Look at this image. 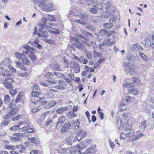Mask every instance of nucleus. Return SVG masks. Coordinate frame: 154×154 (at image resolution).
<instances>
[{
	"instance_id": "nucleus-19",
	"label": "nucleus",
	"mask_w": 154,
	"mask_h": 154,
	"mask_svg": "<svg viewBox=\"0 0 154 154\" xmlns=\"http://www.w3.org/2000/svg\"><path fill=\"white\" fill-rule=\"evenodd\" d=\"M51 67L52 69L54 70H58L59 71L62 70L59 65L57 63H55L54 64H51Z\"/></svg>"
},
{
	"instance_id": "nucleus-42",
	"label": "nucleus",
	"mask_w": 154,
	"mask_h": 154,
	"mask_svg": "<svg viewBox=\"0 0 154 154\" xmlns=\"http://www.w3.org/2000/svg\"><path fill=\"white\" fill-rule=\"evenodd\" d=\"M147 126V125L145 121H143L141 123L140 128L141 129L144 130Z\"/></svg>"
},
{
	"instance_id": "nucleus-3",
	"label": "nucleus",
	"mask_w": 154,
	"mask_h": 154,
	"mask_svg": "<svg viewBox=\"0 0 154 154\" xmlns=\"http://www.w3.org/2000/svg\"><path fill=\"white\" fill-rule=\"evenodd\" d=\"M123 85L128 88V90L130 93L134 95L138 94V92L135 89V87L133 85L127 83L126 82L124 83Z\"/></svg>"
},
{
	"instance_id": "nucleus-46",
	"label": "nucleus",
	"mask_w": 154,
	"mask_h": 154,
	"mask_svg": "<svg viewBox=\"0 0 154 154\" xmlns=\"http://www.w3.org/2000/svg\"><path fill=\"white\" fill-rule=\"evenodd\" d=\"M45 0H42L39 3L38 6L39 7H42V8L45 5Z\"/></svg>"
},
{
	"instance_id": "nucleus-8",
	"label": "nucleus",
	"mask_w": 154,
	"mask_h": 154,
	"mask_svg": "<svg viewBox=\"0 0 154 154\" xmlns=\"http://www.w3.org/2000/svg\"><path fill=\"white\" fill-rule=\"evenodd\" d=\"M45 28L39 27V32L37 33V35L40 37L45 38L47 37V32L44 30Z\"/></svg>"
},
{
	"instance_id": "nucleus-61",
	"label": "nucleus",
	"mask_w": 154,
	"mask_h": 154,
	"mask_svg": "<svg viewBox=\"0 0 154 154\" xmlns=\"http://www.w3.org/2000/svg\"><path fill=\"white\" fill-rule=\"evenodd\" d=\"M18 75L21 77H26L28 75V74L27 72H25L24 73H20L18 74Z\"/></svg>"
},
{
	"instance_id": "nucleus-45",
	"label": "nucleus",
	"mask_w": 154,
	"mask_h": 154,
	"mask_svg": "<svg viewBox=\"0 0 154 154\" xmlns=\"http://www.w3.org/2000/svg\"><path fill=\"white\" fill-rule=\"evenodd\" d=\"M45 76L47 78L51 79L54 76L53 74L51 72H48L45 75Z\"/></svg>"
},
{
	"instance_id": "nucleus-49",
	"label": "nucleus",
	"mask_w": 154,
	"mask_h": 154,
	"mask_svg": "<svg viewBox=\"0 0 154 154\" xmlns=\"http://www.w3.org/2000/svg\"><path fill=\"white\" fill-rule=\"evenodd\" d=\"M129 60L131 62H133L135 59V57L134 55H131L129 56Z\"/></svg>"
},
{
	"instance_id": "nucleus-15",
	"label": "nucleus",
	"mask_w": 154,
	"mask_h": 154,
	"mask_svg": "<svg viewBox=\"0 0 154 154\" xmlns=\"http://www.w3.org/2000/svg\"><path fill=\"white\" fill-rule=\"evenodd\" d=\"M6 148L8 149H11L12 150H15L17 151L18 150V148H21L22 149H24V148L22 146H17L16 145L15 146H12L11 145H7L6 146Z\"/></svg>"
},
{
	"instance_id": "nucleus-35",
	"label": "nucleus",
	"mask_w": 154,
	"mask_h": 154,
	"mask_svg": "<svg viewBox=\"0 0 154 154\" xmlns=\"http://www.w3.org/2000/svg\"><path fill=\"white\" fill-rule=\"evenodd\" d=\"M13 109H12L11 112L8 113L11 117L13 116L16 115V113L17 112V109L16 108H14Z\"/></svg>"
},
{
	"instance_id": "nucleus-1",
	"label": "nucleus",
	"mask_w": 154,
	"mask_h": 154,
	"mask_svg": "<svg viewBox=\"0 0 154 154\" xmlns=\"http://www.w3.org/2000/svg\"><path fill=\"white\" fill-rule=\"evenodd\" d=\"M125 65V69L127 75L129 74L131 76H134L137 73V72L135 70V68L133 64L126 63Z\"/></svg>"
},
{
	"instance_id": "nucleus-34",
	"label": "nucleus",
	"mask_w": 154,
	"mask_h": 154,
	"mask_svg": "<svg viewBox=\"0 0 154 154\" xmlns=\"http://www.w3.org/2000/svg\"><path fill=\"white\" fill-rule=\"evenodd\" d=\"M28 56L33 62H34L36 60V57L32 52L29 55H28Z\"/></svg>"
},
{
	"instance_id": "nucleus-53",
	"label": "nucleus",
	"mask_w": 154,
	"mask_h": 154,
	"mask_svg": "<svg viewBox=\"0 0 154 154\" xmlns=\"http://www.w3.org/2000/svg\"><path fill=\"white\" fill-rule=\"evenodd\" d=\"M47 18L49 21H54V17L53 16L48 15Z\"/></svg>"
},
{
	"instance_id": "nucleus-10",
	"label": "nucleus",
	"mask_w": 154,
	"mask_h": 154,
	"mask_svg": "<svg viewBox=\"0 0 154 154\" xmlns=\"http://www.w3.org/2000/svg\"><path fill=\"white\" fill-rule=\"evenodd\" d=\"M57 91L56 90H54L52 89H50L49 91L45 94V95L47 98L50 99L53 98L54 94L53 92H55Z\"/></svg>"
},
{
	"instance_id": "nucleus-47",
	"label": "nucleus",
	"mask_w": 154,
	"mask_h": 154,
	"mask_svg": "<svg viewBox=\"0 0 154 154\" xmlns=\"http://www.w3.org/2000/svg\"><path fill=\"white\" fill-rule=\"evenodd\" d=\"M100 33L101 34V35H103L107 33V30L102 29L100 30Z\"/></svg>"
},
{
	"instance_id": "nucleus-12",
	"label": "nucleus",
	"mask_w": 154,
	"mask_h": 154,
	"mask_svg": "<svg viewBox=\"0 0 154 154\" xmlns=\"http://www.w3.org/2000/svg\"><path fill=\"white\" fill-rule=\"evenodd\" d=\"M47 20L44 18H42V23H40L38 26L39 27H41L43 28H45L47 27H50L49 25H47Z\"/></svg>"
},
{
	"instance_id": "nucleus-25",
	"label": "nucleus",
	"mask_w": 154,
	"mask_h": 154,
	"mask_svg": "<svg viewBox=\"0 0 154 154\" xmlns=\"http://www.w3.org/2000/svg\"><path fill=\"white\" fill-rule=\"evenodd\" d=\"M106 44L104 42H103L102 43L99 44V48L102 51H104L106 49Z\"/></svg>"
},
{
	"instance_id": "nucleus-62",
	"label": "nucleus",
	"mask_w": 154,
	"mask_h": 154,
	"mask_svg": "<svg viewBox=\"0 0 154 154\" xmlns=\"http://www.w3.org/2000/svg\"><path fill=\"white\" fill-rule=\"evenodd\" d=\"M8 68L12 72H15L16 71V69L11 65L9 66Z\"/></svg>"
},
{
	"instance_id": "nucleus-27",
	"label": "nucleus",
	"mask_w": 154,
	"mask_h": 154,
	"mask_svg": "<svg viewBox=\"0 0 154 154\" xmlns=\"http://www.w3.org/2000/svg\"><path fill=\"white\" fill-rule=\"evenodd\" d=\"M31 100L33 103H35L40 101L41 99L40 97H38V96H32Z\"/></svg>"
},
{
	"instance_id": "nucleus-37",
	"label": "nucleus",
	"mask_w": 154,
	"mask_h": 154,
	"mask_svg": "<svg viewBox=\"0 0 154 154\" xmlns=\"http://www.w3.org/2000/svg\"><path fill=\"white\" fill-rule=\"evenodd\" d=\"M133 45L134 46H133V47L134 48H136L137 49L140 50L141 51H143V48L137 43L134 44Z\"/></svg>"
},
{
	"instance_id": "nucleus-38",
	"label": "nucleus",
	"mask_w": 154,
	"mask_h": 154,
	"mask_svg": "<svg viewBox=\"0 0 154 154\" xmlns=\"http://www.w3.org/2000/svg\"><path fill=\"white\" fill-rule=\"evenodd\" d=\"M111 0H107L106 2L104 4H103V5H104L106 7V9L109 8L111 7Z\"/></svg>"
},
{
	"instance_id": "nucleus-4",
	"label": "nucleus",
	"mask_w": 154,
	"mask_h": 154,
	"mask_svg": "<svg viewBox=\"0 0 154 154\" xmlns=\"http://www.w3.org/2000/svg\"><path fill=\"white\" fill-rule=\"evenodd\" d=\"M70 66L73 69L76 73H78L80 72V68L79 64L76 62L73 61L70 64Z\"/></svg>"
},
{
	"instance_id": "nucleus-11",
	"label": "nucleus",
	"mask_w": 154,
	"mask_h": 154,
	"mask_svg": "<svg viewBox=\"0 0 154 154\" xmlns=\"http://www.w3.org/2000/svg\"><path fill=\"white\" fill-rule=\"evenodd\" d=\"M74 45L78 49L83 52H85L87 50L86 47L82 43L74 44Z\"/></svg>"
},
{
	"instance_id": "nucleus-44",
	"label": "nucleus",
	"mask_w": 154,
	"mask_h": 154,
	"mask_svg": "<svg viewBox=\"0 0 154 154\" xmlns=\"http://www.w3.org/2000/svg\"><path fill=\"white\" fill-rule=\"evenodd\" d=\"M20 125H21V124H20V125H19L14 126L11 128V129L13 130H18L21 128L20 127Z\"/></svg>"
},
{
	"instance_id": "nucleus-36",
	"label": "nucleus",
	"mask_w": 154,
	"mask_h": 154,
	"mask_svg": "<svg viewBox=\"0 0 154 154\" xmlns=\"http://www.w3.org/2000/svg\"><path fill=\"white\" fill-rule=\"evenodd\" d=\"M67 115L68 116V118L70 119L75 117L76 116V115L74 113L73 111H70L68 112L67 114Z\"/></svg>"
},
{
	"instance_id": "nucleus-22",
	"label": "nucleus",
	"mask_w": 154,
	"mask_h": 154,
	"mask_svg": "<svg viewBox=\"0 0 154 154\" xmlns=\"http://www.w3.org/2000/svg\"><path fill=\"white\" fill-rule=\"evenodd\" d=\"M22 129H23V131L25 130V129H26V133H33L34 132V129L33 128H29L28 126H25L23 127L22 128Z\"/></svg>"
},
{
	"instance_id": "nucleus-2",
	"label": "nucleus",
	"mask_w": 154,
	"mask_h": 154,
	"mask_svg": "<svg viewBox=\"0 0 154 154\" xmlns=\"http://www.w3.org/2000/svg\"><path fill=\"white\" fill-rule=\"evenodd\" d=\"M77 15L81 19L79 20H75V21L77 23L84 25L87 24V22L89 19V16L88 15L82 13H80Z\"/></svg>"
},
{
	"instance_id": "nucleus-17",
	"label": "nucleus",
	"mask_w": 154,
	"mask_h": 154,
	"mask_svg": "<svg viewBox=\"0 0 154 154\" xmlns=\"http://www.w3.org/2000/svg\"><path fill=\"white\" fill-rule=\"evenodd\" d=\"M21 60L23 64L27 65H29L30 64V62L29 60L25 55H24L23 56Z\"/></svg>"
},
{
	"instance_id": "nucleus-32",
	"label": "nucleus",
	"mask_w": 154,
	"mask_h": 154,
	"mask_svg": "<svg viewBox=\"0 0 154 154\" xmlns=\"http://www.w3.org/2000/svg\"><path fill=\"white\" fill-rule=\"evenodd\" d=\"M103 28L106 29H110L112 28V23H103Z\"/></svg>"
},
{
	"instance_id": "nucleus-16",
	"label": "nucleus",
	"mask_w": 154,
	"mask_h": 154,
	"mask_svg": "<svg viewBox=\"0 0 154 154\" xmlns=\"http://www.w3.org/2000/svg\"><path fill=\"white\" fill-rule=\"evenodd\" d=\"M131 122L130 121H127L125 125V131H127L131 130Z\"/></svg>"
},
{
	"instance_id": "nucleus-29",
	"label": "nucleus",
	"mask_w": 154,
	"mask_h": 154,
	"mask_svg": "<svg viewBox=\"0 0 154 154\" xmlns=\"http://www.w3.org/2000/svg\"><path fill=\"white\" fill-rule=\"evenodd\" d=\"M42 104L44 105V107L46 109H49L52 107L49 103H48L47 101H44L42 102Z\"/></svg>"
},
{
	"instance_id": "nucleus-23",
	"label": "nucleus",
	"mask_w": 154,
	"mask_h": 154,
	"mask_svg": "<svg viewBox=\"0 0 154 154\" xmlns=\"http://www.w3.org/2000/svg\"><path fill=\"white\" fill-rule=\"evenodd\" d=\"M57 151L58 153L61 154H66L67 152L69 151L67 148H64L61 147L58 149Z\"/></svg>"
},
{
	"instance_id": "nucleus-41",
	"label": "nucleus",
	"mask_w": 154,
	"mask_h": 154,
	"mask_svg": "<svg viewBox=\"0 0 154 154\" xmlns=\"http://www.w3.org/2000/svg\"><path fill=\"white\" fill-rule=\"evenodd\" d=\"M85 54L86 57L90 60H91L92 58V54L89 52H85Z\"/></svg>"
},
{
	"instance_id": "nucleus-24",
	"label": "nucleus",
	"mask_w": 154,
	"mask_h": 154,
	"mask_svg": "<svg viewBox=\"0 0 154 154\" xmlns=\"http://www.w3.org/2000/svg\"><path fill=\"white\" fill-rule=\"evenodd\" d=\"M113 15V14L111 13H109L107 9H106V12H103L102 13V16H103L105 18H108Z\"/></svg>"
},
{
	"instance_id": "nucleus-43",
	"label": "nucleus",
	"mask_w": 154,
	"mask_h": 154,
	"mask_svg": "<svg viewBox=\"0 0 154 154\" xmlns=\"http://www.w3.org/2000/svg\"><path fill=\"white\" fill-rule=\"evenodd\" d=\"M97 9L96 8L94 7L91 8L90 9V11L93 14H96L97 13Z\"/></svg>"
},
{
	"instance_id": "nucleus-57",
	"label": "nucleus",
	"mask_w": 154,
	"mask_h": 154,
	"mask_svg": "<svg viewBox=\"0 0 154 154\" xmlns=\"http://www.w3.org/2000/svg\"><path fill=\"white\" fill-rule=\"evenodd\" d=\"M40 110V108L39 107H34L31 110V112L35 113Z\"/></svg>"
},
{
	"instance_id": "nucleus-30",
	"label": "nucleus",
	"mask_w": 154,
	"mask_h": 154,
	"mask_svg": "<svg viewBox=\"0 0 154 154\" xmlns=\"http://www.w3.org/2000/svg\"><path fill=\"white\" fill-rule=\"evenodd\" d=\"M119 107L120 110L121 111L126 110L127 109V107L126 105L123 103H121L120 104Z\"/></svg>"
},
{
	"instance_id": "nucleus-59",
	"label": "nucleus",
	"mask_w": 154,
	"mask_h": 154,
	"mask_svg": "<svg viewBox=\"0 0 154 154\" xmlns=\"http://www.w3.org/2000/svg\"><path fill=\"white\" fill-rule=\"evenodd\" d=\"M15 63L16 64V66L19 68L21 66H22V63L20 61H16Z\"/></svg>"
},
{
	"instance_id": "nucleus-56",
	"label": "nucleus",
	"mask_w": 154,
	"mask_h": 154,
	"mask_svg": "<svg viewBox=\"0 0 154 154\" xmlns=\"http://www.w3.org/2000/svg\"><path fill=\"white\" fill-rule=\"evenodd\" d=\"M139 55L144 60H146V57L144 54L142 53H139Z\"/></svg>"
},
{
	"instance_id": "nucleus-60",
	"label": "nucleus",
	"mask_w": 154,
	"mask_h": 154,
	"mask_svg": "<svg viewBox=\"0 0 154 154\" xmlns=\"http://www.w3.org/2000/svg\"><path fill=\"white\" fill-rule=\"evenodd\" d=\"M64 79L66 80L70 85H71L72 84V81L67 78H65Z\"/></svg>"
},
{
	"instance_id": "nucleus-52",
	"label": "nucleus",
	"mask_w": 154,
	"mask_h": 154,
	"mask_svg": "<svg viewBox=\"0 0 154 154\" xmlns=\"http://www.w3.org/2000/svg\"><path fill=\"white\" fill-rule=\"evenodd\" d=\"M21 117V115H18L16 116L15 117H13L12 118V120L13 121H15L19 119Z\"/></svg>"
},
{
	"instance_id": "nucleus-21",
	"label": "nucleus",
	"mask_w": 154,
	"mask_h": 154,
	"mask_svg": "<svg viewBox=\"0 0 154 154\" xmlns=\"http://www.w3.org/2000/svg\"><path fill=\"white\" fill-rule=\"evenodd\" d=\"M3 84L5 86V87L9 90L12 89L13 87V85L11 84L8 82H3Z\"/></svg>"
},
{
	"instance_id": "nucleus-54",
	"label": "nucleus",
	"mask_w": 154,
	"mask_h": 154,
	"mask_svg": "<svg viewBox=\"0 0 154 154\" xmlns=\"http://www.w3.org/2000/svg\"><path fill=\"white\" fill-rule=\"evenodd\" d=\"M93 7L96 8L97 10L99 9L101 10L103 9V8L102 7V5H101L99 4L97 5H94Z\"/></svg>"
},
{
	"instance_id": "nucleus-50",
	"label": "nucleus",
	"mask_w": 154,
	"mask_h": 154,
	"mask_svg": "<svg viewBox=\"0 0 154 154\" xmlns=\"http://www.w3.org/2000/svg\"><path fill=\"white\" fill-rule=\"evenodd\" d=\"M96 0H87V4L88 5H93L96 2Z\"/></svg>"
},
{
	"instance_id": "nucleus-58",
	"label": "nucleus",
	"mask_w": 154,
	"mask_h": 154,
	"mask_svg": "<svg viewBox=\"0 0 154 154\" xmlns=\"http://www.w3.org/2000/svg\"><path fill=\"white\" fill-rule=\"evenodd\" d=\"M17 146H22L24 148V149H21V148H18V150H19V152L21 153H23L24 152V150H25V148L23 145H18Z\"/></svg>"
},
{
	"instance_id": "nucleus-40",
	"label": "nucleus",
	"mask_w": 154,
	"mask_h": 154,
	"mask_svg": "<svg viewBox=\"0 0 154 154\" xmlns=\"http://www.w3.org/2000/svg\"><path fill=\"white\" fill-rule=\"evenodd\" d=\"M10 101V98L9 95H5L4 99V103L5 104L8 103Z\"/></svg>"
},
{
	"instance_id": "nucleus-63",
	"label": "nucleus",
	"mask_w": 154,
	"mask_h": 154,
	"mask_svg": "<svg viewBox=\"0 0 154 154\" xmlns=\"http://www.w3.org/2000/svg\"><path fill=\"white\" fill-rule=\"evenodd\" d=\"M82 33L84 35H85L86 36H88L89 35H92V34L91 33L86 32V31L84 30L82 31Z\"/></svg>"
},
{
	"instance_id": "nucleus-5",
	"label": "nucleus",
	"mask_w": 154,
	"mask_h": 154,
	"mask_svg": "<svg viewBox=\"0 0 154 154\" xmlns=\"http://www.w3.org/2000/svg\"><path fill=\"white\" fill-rule=\"evenodd\" d=\"M66 119V117L64 116H62L59 118L56 126V127L57 128H59L62 126Z\"/></svg>"
},
{
	"instance_id": "nucleus-48",
	"label": "nucleus",
	"mask_w": 154,
	"mask_h": 154,
	"mask_svg": "<svg viewBox=\"0 0 154 154\" xmlns=\"http://www.w3.org/2000/svg\"><path fill=\"white\" fill-rule=\"evenodd\" d=\"M41 94L40 92L36 91H33L32 92V96H38Z\"/></svg>"
},
{
	"instance_id": "nucleus-13",
	"label": "nucleus",
	"mask_w": 154,
	"mask_h": 154,
	"mask_svg": "<svg viewBox=\"0 0 154 154\" xmlns=\"http://www.w3.org/2000/svg\"><path fill=\"white\" fill-rule=\"evenodd\" d=\"M70 126V124L69 123H65L62 127L61 130L62 133H64L66 132Z\"/></svg>"
},
{
	"instance_id": "nucleus-14",
	"label": "nucleus",
	"mask_w": 154,
	"mask_h": 154,
	"mask_svg": "<svg viewBox=\"0 0 154 154\" xmlns=\"http://www.w3.org/2000/svg\"><path fill=\"white\" fill-rule=\"evenodd\" d=\"M96 151V149L94 148H89L86 151L83 152L82 151H79L78 152L79 153V154H88V153L92 154L95 152Z\"/></svg>"
},
{
	"instance_id": "nucleus-6",
	"label": "nucleus",
	"mask_w": 154,
	"mask_h": 154,
	"mask_svg": "<svg viewBox=\"0 0 154 154\" xmlns=\"http://www.w3.org/2000/svg\"><path fill=\"white\" fill-rule=\"evenodd\" d=\"M53 5V3L52 2L45 4V5L42 8V9L47 12L53 11L54 10Z\"/></svg>"
},
{
	"instance_id": "nucleus-28",
	"label": "nucleus",
	"mask_w": 154,
	"mask_h": 154,
	"mask_svg": "<svg viewBox=\"0 0 154 154\" xmlns=\"http://www.w3.org/2000/svg\"><path fill=\"white\" fill-rule=\"evenodd\" d=\"M14 77L13 76L8 77L5 79V82H8L11 84H13L14 83V81L13 79Z\"/></svg>"
},
{
	"instance_id": "nucleus-55",
	"label": "nucleus",
	"mask_w": 154,
	"mask_h": 154,
	"mask_svg": "<svg viewBox=\"0 0 154 154\" xmlns=\"http://www.w3.org/2000/svg\"><path fill=\"white\" fill-rule=\"evenodd\" d=\"M109 141L111 148L112 149H114L115 147V145L114 144V143L110 140H109Z\"/></svg>"
},
{
	"instance_id": "nucleus-64",
	"label": "nucleus",
	"mask_w": 154,
	"mask_h": 154,
	"mask_svg": "<svg viewBox=\"0 0 154 154\" xmlns=\"http://www.w3.org/2000/svg\"><path fill=\"white\" fill-rule=\"evenodd\" d=\"M53 121L52 119H48L47 120L46 122V125L47 126L48 125H49L52 123Z\"/></svg>"
},
{
	"instance_id": "nucleus-39",
	"label": "nucleus",
	"mask_w": 154,
	"mask_h": 154,
	"mask_svg": "<svg viewBox=\"0 0 154 154\" xmlns=\"http://www.w3.org/2000/svg\"><path fill=\"white\" fill-rule=\"evenodd\" d=\"M128 132L126 133L125 135L127 137H132L134 136V132L133 131H132L131 130L130 131H129Z\"/></svg>"
},
{
	"instance_id": "nucleus-26",
	"label": "nucleus",
	"mask_w": 154,
	"mask_h": 154,
	"mask_svg": "<svg viewBox=\"0 0 154 154\" xmlns=\"http://www.w3.org/2000/svg\"><path fill=\"white\" fill-rule=\"evenodd\" d=\"M131 84H135L140 82V78L138 77H132L130 79Z\"/></svg>"
},
{
	"instance_id": "nucleus-33",
	"label": "nucleus",
	"mask_w": 154,
	"mask_h": 154,
	"mask_svg": "<svg viewBox=\"0 0 154 154\" xmlns=\"http://www.w3.org/2000/svg\"><path fill=\"white\" fill-rule=\"evenodd\" d=\"M15 55L16 58H17L19 60H20V59H22L23 57V56L24 55L21 53L16 52L15 53Z\"/></svg>"
},
{
	"instance_id": "nucleus-18",
	"label": "nucleus",
	"mask_w": 154,
	"mask_h": 154,
	"mask_svg": "<svg viewBox=\"0 0 154 154\" xmlns=\"http://www.w3.org/2000/svg\"><path fill=\"white\" fill-rule=\"evenodd\" d=\"M2 74L3 76L8 77H11L12 75V74L10 72L7 70L3 71L2 73Z\"/></svg>"
},
{
	"instance_id": "nucleus-51",
	"label": "nucleus",
	"mask_w": 154,
	"mask_h": 154,
	"mask_svg": "<svg viewBox=\"0 0 154 154\" xmlns=\"http://www.w3.org/2000/svg\"><path fill=\"white\" fill-rule=\"evenodd\" d=\"M10 93L12 96V97L14 96L17 93V91L15 90L11 89L10 91Z\"/></svg>"
},
{
	"instance_id": "nucleus-7",
	"label": "nucleus",
	"mask_w": 154,
	"mask_h": 154,
	"mask_svg": "<svg viewBox=\"0 0 154 154\" xmlns=\"http://www.w3.org/2000/svg\"><path fill=\"white\" fill-rule=\"evenodd\" d=\"M86 133L85 131H81L75 137V139L78 141H80V140H82L86 136Z\"/></svg>"
},
{
	"instance_id": "nucleus-9",
	"label": "nucleus",
	"mask_w": 154,
	"mask_h": 154,
	"mask_svg": "<svg viewBox=\"0 0 154 154\" xmlns=\"http://www.w3.org/2000/svg\"><path fill=\"white\" fill-rule=\"evenodd\" d=\"M75 138L71 135L67 137L66 139V142L69 145H72L74 143L76 142Z\"/></svg>"
},
{
	"instance_id": "nucleus-20",
	"label": "nucleus",
	"mask_w": 154,
	"mask_h": 154,
	"mask_svg": "<svg viewBox=\"0 0 154 154\" xmlns=\"http://www.w3.org/2000/svg\"><path fill=\"white\" fill-rule=\"evenodd\" d=\"M67 108V107H61L57 109L56 112L58 114H62L66 110Z\"/></svg>"
},
{
	"instance_id": "nucleus-31",
	"label": "nucleus",
	"mask_w": 154,
	"mask_h": 154,
	"mask_svg": "<svg viewBox=\"0 0 154 154\" xmlns=\"http://www.w3.org/2000/svg\"><path fill=\"white\" fill-rule=\"evenodd\" d=\"M93 57L94 58L97 57L100 58L102 57V54L101 53H98L95 50L93 51Z\"/></svg>"
}]
</instances>
